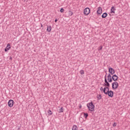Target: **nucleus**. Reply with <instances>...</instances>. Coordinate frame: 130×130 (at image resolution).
Instances as JSON below:
<instances>
[{"label": "nucleus", "mask_w": 130, "mask_h": 130, "mask_svg": "<svg viewBox=\"0 0 130 130\" xmlns=\"http://www.w3.org/2000/svg\"><path fill=\"white\" fill-rule=\"evenodd\" d=\"M84 14L86 16H88L90 14V8H86L84 10Z\"/></svg>", "instance_id": "4"}, {"label": "nucleus", "mask_w": 130, "mask_h": 130, "mask_svg": "<svg viewBox=\"0 0 130 130\" xmlns=\"http://www.w3.org/2000/svg\"><path fill=\"white\" fill-rule=\"evenodd\" d=\"M47 31L48 32H50L51 31V26H47Z\"/></svg>", "instance_id": "12"}, {"label": "nucleus", "mask_w": 130, "mask_h": 130, "mask_svg": "<svg viewBox=\"0 0 130 130\" xmlns=\"http://www.w3.org/2000/svg\"><path fill=\"white\" fill-rule=\"evenodd\" d=\"M86 106L89 111H94L95 109V106L94 105V104H93V102H91L87 104Z\"/></svg>", "instance_id": "2"}, {"label": "nucleus", "mask_w": 130, "mask_h": 130, "mask_svg": "<svg viewBox=\"0 0 130 130\" xmlns=\"http://www.w3.org/2000/svg\"><path fill=\"white\" fill-rule=\"evenodd\" d=\"M116 125H117V124L115 122H114L113 124V126L115 127V126H116Z\"/></svg>", "instance_id": "25"}, {"label": "nucleus", "mask_w": 130, "mask_h": 130, "mask_svg": "<svg viewBox=\"0 0 130 130\" xmlns=\"http://www.w3.org/2000/svg\"><path fill=\"white\" fill-rule=\"evenodd\" d=\"M112 80L115 81L112 83V88L114 90H116V89L118 88V86H119L118 82H116V81L118 80V76H117L116 74L113 75V76L112 77Z\"/></svg>", "instance_id": "1"}, {"label": "nucleus", "mask_w": 130, "mask_h": 130, "mask_svg": "<svg viewBox=\"0 0 130 130\" xmlns=\"http://www.w3.org/2000/svg\"><path fill=\"white\" fill-rule=\"evenodd\" d=\"M8 106L9 107H13V106H14V100H10L8 101Z\"/></svg>", "instance_id": "5"}, {"label": "nucleus", "mask_w": 130, "mask_h": 130, "mask_svg": "<svg viewBox=\"0 0 130 130\" xmlns=\"http://www.w3.org/2000/svg\"><path fill=\"white\" fill-rule=\"evenodd\" d=\"M96 98H98V100H100L101 99V98H102V95H101V94H99V95H98L96 96Z\"/></svg>", "instance_id": "17"}, {"label": "nucleus", "mask_w": 130, "mask_h": 130, "mask_svg": "<svg viewBox=\"0 0 130 130\" xmlns=\"http://www.w3.org/2000/svg\"><path fill=\"white\" fill-rule=\"evenodd\" d=\"M108 82V81H107V78H106V75L105 76V83L106 84V83Z\"/></svg>", "instance_id": "21"}, {"label": "nucleus", "mask_w": 130, "mask_h": 130, "mask_svg": "<svg viewBox=\"0 0 130 130\" xmlns=\"http://www.w3.org/2000/svg\"><path fill=\"white\" fill-rule=\"evenodd\" d=\"M80 73V75H84V70H81Z\"/></svg>", "instance_id": "23"}, {"label": "nucleus", "mask_w": 130, "mask_h": 130, "mask_svg": "<svg viewBox=\"0 0 130 130\" xmlns=\"http://www.w3.org/2000/svg\"><path fill=\"white\" fill-rule=\"evenodd\" d=\"M10 49H11V44H8L7 47L5 49V52H7V51H8V50H10Z\"/></svg>", "instance_id": "9"}, {"label": "nucleus", "mask_w": 130, "mask_h": 130, "mask_svg": "<svg viewBox=\"0 0 130 130\" xmlns=\"http://www.w3.org/2000/svg\"><path fill=\"white\" fill-rule=\"evenodd\" d=\"M108 81L109 83H112V76H111L110 74H109L108 75Z\"/></svg>", "instance_id": "7"}, {"label": "nucleus", "mask_w": 130, "mask_h": 130, "mask_svg": "<svg viewBox=\"0 0 130 130\" xmlns=\"http://www.w3.org/2000/svg\"><path fill=\"white\" fill-rule=\"evenodd\" d=\"M9 59H10V60H12V57H10Z\"/></svg>", "instance_id": "29"}, {"label": "nucleus", "mask_w": 130, "mask_h": 130, "mask_svg": "<svg viewBox=\"0 0 130 130\" xmlns=\"http://www.w3.org/2000/svg\"><path fill=\"white\" fill-rule=\"evenodd\" d=\"M106 87H110V84L108 82L106 83Z\"/></svg>", "instance_id": "22"}, {"label": "nucleus", "mask_w": 130, "mask_h": 130, "mask_svg": "<svg viewBox=\"0 0 130 130\" xmlns=\"http://www.w3.org/2000/svg\"><path fill=\"white\" fill-rule=\"evenodd\" d=\"M59 113H61V112H63V107H61L60 109L58 110Z\"/></svg>", "instance_id": "14"}, {"label": "nucleus", "mask_w": 130, "mask_h": 130, "mask_svg": "<svg viewBox=\"0 0 130 130\" xmlns=\"http://www.w3.org/2000/svg\"><path fill=\"white\" fill-rule=\"evenodd\" d=\"M57 21H58L57 19L56 18V19H55V23H56V22H57Z\"/></svg>", "instance_id": "28"}, {"label": "nucleus", "mask_w": 130, "mask_h": 130, "mask_svg": "<svg viewBox=\"0 0 130 130\" xmlns=\"http://www.w3.org/2000/svg\"><path fill=\"white\" fill-rule=\"evenodd\" d=\"M43 26V25H42V24H41V27H42Z\"/></svg>", "instance_id": "33"}, {"label": "nucleus", "mask_w": 130, "mask_h": 130, "mask_svg": "<svg viewBox=\"0 0 130 130\" xmlns=\"http://www.w3.org/2000/svg\"><path fill=\"white\" fill-rule=\"evenodd\" d=\"M80 108H82V106H80Z\"/></svg>", "instance_id": "31"}, {"label": "nucleus", "mask_w": 130, "mask_h": 130, "mask_svg": "<svg viewBox=\"0 0 130 130\" xmlns=\"http://www.w3.org/2000/svg\"><path fill=\"white\" fill-rule=\"evenodd\" d=\"M102 48H103V47L102 46H100V47H99L98 48L99 51H100V50H102Z\"/></svg>", "instance_id": "20"}, {"label": "nucleus", "mask_w": 130, "mask_h": 130, "mask_svg": "<svg viewBox=\"0 0 130 130\" xmlns=\"http://www.w3.org/2000/svg\"><path fill=\"white\" fill-rule=\"evenodd\" d=\"M96 14L98 15H101L102 14V8L101 7H99L96 11Z\"/></svg>", "instance_id": "8"}, {"label": "nucleus", "mask_w": 130, "mask_h": 130, "mask_svg": "<svg viewBox=\"0 0 130 130\" xmlns=\"http://www.w3.org/2000/svg\"><path fill=\"white\" fill-rule=\"evenodd\" d=\"M115 11H116V9L114 8V6H112L111 9V13L115 14Z\"/></svg>", "instance_id": "10"}, {"label": "nucleus", "mask_w": 130, "mask_h": 130, "mask_svg": "<svg viewBox=\"0 0 130 130\" xmlns=\"http://www.w3.org/2000/svg\"><path fill=\"white\" fill-rule=\"evenodd\" d=\"M68 14H69V16H73V11L70 10L68 12Z\"/></svg>", "instance_id": "19"}, {"label": "nucleus", "mask_w": 130, "mask_h": 130, "mask_svg": "<svg viewBox=\"0 0 130 130\" xmlns=\"http://www.w3.org/2000/svg\"><path fill=\"white\" fill-rule=\"evenodd\" d=\"M103 86H104L105 87H106V83L104 84Z\"/></svg>", "instance_id": "30"}, {"label": "nucleus", "mask_w": 130, "mask_h": 130, "mask_svg": "<svg viewBox=\"0 0 130 130\" xmlns=\"http://www.w3.org/2000/svg\"><path fill=\"white\" fill-rule=\"evenodd\" d=\"M106 75H107V73L106 72Z\"/></svg>", "instance_id": "32"}, {"label": "nucleus", "mask_w": 130, "mask_h": 130, "mask_svg": "<svg viewBox=\"0 0 130 130\" xmlns=\"http://www.w3.org/2000/svg\"><path fill=\"white\" fill-rule=\"evenodd\" d=\"M81 130H84V129H81Z\"/></svg>", "instance_id": "34"}, {"label": "nucleus", "mask_w": 130, "mask_h": 130, "mask_svg": "<svg viewBox=\"0 0 130 130\" xmlns=\"http://www.w3.org/2000/svg\"><path fill=\"white\" fill-rule=\"evenodd\" d=\"M100 90V91H101L102 92V91H103V87H101Z\"/></svg>", "instance_id": "26"}, {"label": "nucleus", "mask_w": 130, "mask_h": 130, "mask_svg": "<svg viewBox=\"0 0 130 130\" xmlns=\"http://www.w3.org/2000/svg\"><path fill=\"white\" fill-rule=\"evenodd\" d=\"M84 114V116L85 118H87L88 117V116H89V114H88V113H83Z\"/></svg>", "instance_id": "18"}, {"label": "nucleus", "mask_w": 130, "mask_h": 130, "mask_svg": "<svg viewBox=\"0 0 130 130\" xmlns=\"http://www.w3.org/2000/svg\"><path fill=\"white\" fill-rule=\"evenodd\" d=\"M48 115H49V116L52 115V112L50 110H49L48 111Z\"/></svg>", "instance_id": "16"}, {"label": "nucleus", "mask_w": 130, "mask_h": 130, "mask_svg": "<svg viewBox=\"0 0 130 130\" xmlns=\"http://www.w3.org/2000/svg\"><path fill=\"white\" fill-rule=\"evenodd\" d=\"M113 94H114V92L112 90H110V91L108 90L107 91V93H106L105 95H108L109 97H111V98H112V97H113Z\"/></svg>", "instance_id": "3"}, {"label": "nucleus", "mask_w": 130, "mask_h": 130, "mask_svg": "<svg viewBox=\"0 0 130 130\" xmlns=\"http://www.w3.org/2000/svg\"><path fill=\"white\" fill-rule=\"evenodd\" d=\"M109 73H110V75H114L115 74V71L112 68H109Z\"/></svg>", "instance_id": "6"}, {"label": "nucleus", "mask_w": 130, "mask_h": 130, "mask_svg": "<svg viewBox=\"0 0 130 130\" xmlns=\"http://www.w3.org/2000/svg\"><path fill=\"white\" fill-rule=\"evenodd\" d=\"M107 16H108V14H107V13L105 12L102 14V18H103V19H104V18H106V17H107Z\"/></svg>", "instance_id": "11"}, {"label": "nucleus", "mask_w": 130, "mask_h": 130, "mask_svg": "<svg viewBox=\"0 0 130 130\" xmlns=\"http://www.w3.org/2000/svg\"><path fill=\"white\" fill-rule=\"evenodd\" d=\"M107 88H108L107 86H106V87H104V89H103V91L104 94H106V93H107V92H106V90H107Z\"/></svg>", "instance_id": "15"}, {"label": "nucleus", "mask_w": 130, "mask_h": 130, "mask_svg": "<svg viewBox=\"0 0 130 130\" xmlns=\"http://www.w3.org/2000/svg\"><path fill=\"white\" fill-rule=\"evenodd\" d=\"M64 9L63 8H61L60 10V13H63Z\"/></svg>", "instance_id": "24"}, {"label": "nucleus", "mask_w": 130, "mask_h": 130, "mask_svg": "<svg viewBox=\"0 0 130 130\" xmlns=\"http://www.w3.org/2000/svg\"><path fill=\"white\" fill-rule=\"evenodd\" d=\"M107 88H107V91H110V90H109V87L107 86Z\"/></svg>", "instance_id": "27"}, {"label": "nucleus", "mask_w": 130, "mask_h": 130, "mask_svg": "<svg viewBox=\"0 0 130 130\" xmlns=\"http://www.w3.org/2000/svg\"><path fill=\"white\" fill-rule=\"evenodd\" d=\"M72 130H78V126L76 125H74L72 127Z\"/></svg>", "instance_id": "13"}]
</instances>
